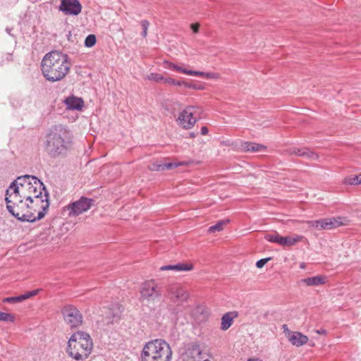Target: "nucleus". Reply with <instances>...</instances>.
Returning a JSON list of instances; mask_svg holds the SVG:
<instances>
[{
  "label": "nucleus",
  "mask_w": 361,
  "mask_h": 361,
  "mask_svg": "<svg viewBox=\"0 0 361 361\" xmlns=\"http://www.w3.org/2000/svg\"><path fill=\"white\" fill-rule=\"evenodd\" d=\"M41 67L42 75L47 80L56 82L62 80L68 74L71 63L67 54L52 51L44 56Z\"/></svg>",
  "instance_id": "f257e3e1"
},
{
  "label": "nucleus",
  "mask_w": 361,
  "mask_h": 361,
  "mask_svg": "<svg viewBox=\"0 0 361 361\" xmlns=\"http://www.w3.org/2000/svg\"><path fill=\"white\" fill-rule=\"evenodd\" d=\"M71 140V133L68 128L62 125L54 126L45 136V152L53 158L65 154L70 147Z\"/></svg>",
  "instance_id": "f03ea898"
},
{
  "label": "nucleus",
  "mask_w": 361,
  "mask_h": 361,
  "mask_svg": "<svg viewBox=\"0 0 361 361\" xmlns=\"http://www.w3.org/2000/svg\"><path fill=\"white\" fill-rule=\"evenodd\" d=\"M19 195L20 197L25 198L30 204L39 205L41 204V209L47 210L49 208V193L43 183L37 177L31 178V182L23 188L16 187L11 192Z\"/></svg>",
  "instance_id": "7ed1b4c3"
},
{
  "label": "nucleus",
  "mask_w": 361,
  "mask_h": 361,
  "mask_svg": "<svg viewBox=\"0 0 361 361\" xmlns=\"http://www.w3.org/2000/svg\"><path fill=\"white\" fill-rule=\"evenodd\" d=\"M5 201L6 209L9 213L20 221L34 222L42 219L45 215V211L42 209L35 216V213L22 214L25 208H33V204H30L25 198L20 197L19 195L10 192V190H6Z\"/></svg>",
  "instance_id": "20e7f679"
},
{
  "label": "nucleus",
  "mask_w": 361,
  "mask_h": 361,
  "mask_svg": "<svg viewBox=\"0 0 361 361\" xmlns=\"http://www.w3.org/2000/svg\"><path fill=\"white\" fill-rule=\"evenodd\" d=\"M173 351L170 345L163 339L147 342L140 353V361H171Z\"/></svg>",
  "instance_id": "39448f33"
},
{
  "label": "nucleus",
  "mask_w": 361,
  "mask_h": 361,
  "mask_svg": "<svg viewBox=\"0 0 361 361\" xmlns=\"http://www.w3.org/2000/svg\"><path fill=\"white\" fill-rule=\"evenodd\" d=\"M92 342L89 334L83 331L73 334L68 340L67 352L76 360L86 359L92 352Z\"/></svg>",
  "instance_id": "423d86ee"
},
{
  "label": "nucleus",
  "mask_w": 361,
  "mask_h": 361,
  "mask_svg": "<svg viewBox=\"0 0 361 361\" xmlns=\"http://www.w3.org/2000/svg\"><path fill=\"white\" fill-rule=\"evenodd\" d=\"M166 298L169 299V309L177 314L181 310L182 304L188 297V292L180 285H172L167 288Z\"/></svg>",
  "instance_id": "0eeeda50"
},
{
  "label": "nucleus",
  "mask_w": 361,
  "mask_h": 361,
  "mask_svg": "<svg viewBox=\"0 0 361 361\" xmlns=\"http://www.w3.org/2000/svg\"><path fill=\"white\" fill-rule=\"evenodd\" d=\"M202 111L200 106H188L178 117L176 120L178 125L185 129L192 128L197 121L200 118Z\"/></svg>",
  "instance_id": "6e6552de"
},
{
  "label": "nucleus",
  "mask_w": 361,
  "mask_h": 361,
  "mask_svg": "<svg viewBox=\"0 0 361 361\" xmlns=\"http://www.w3.org/2000/svg\"><path fill=\"white\" fill-rule=\"evenodd\" d=\"M61 313L64 322L71 328H77L82 323V315L81 312L73 305H66L62 310Z\"/></svg>",
  "instance_id": "1a4fd4ad"
},
{
  "label": "nucleus",
  "mask_w": 361,
  "mask_h": 361,
  "mask_svg": "<svg viewBox=\"0 0 361 361\" xmlns=\"http://www.w3.org/2000/svg\"><path fill=\"white\" fill-rule=\"evenodd\" d=\"M92 199L82 197L79 200L69 204L66 209L70 216H75L87 211L92 206Z\"/></svg>",
  "instance_id": "9d476101"
},
{
  "label": "nucleus",
  "mask_w": 361,
  "mask_h": 361,
  "mask_svg": "<svg viewBox=\"0 0 361 361\" xmlns=\"http://www.w3.org/2000/svg\"><path fill=\"white\" fill-rule=\"evenodd\" d=\"M140 294L143 299L148 301H154L161 295L154 281L145 282L141 287Z\"/></svg>",
  "instance_id": "9b49d317"
},
{
  "label": "nucleus",
  "mask_w": 361,
  "mask_h": 361,
  "mask_svg": "<svg viewBox=\"0 0 361 361\" xmlns=\"http://www.w3.org/2000/svg\"><path fill=\"white\" fill-rule=\"evenodd\" d=\"M82 5L78 0H61L59 11L65 15L78 16L81 13Z\"/></svg>",
  "instance_id": "f8f14e48"
},
{
  "label": "nucleus",
  "mask_w": 361,
  "mask_h": 361,
  "mask_svg": "<svg viewBox=\"0 0 361 361\" xmlns=\"http://www.w3.org/2000/svg\"><path fill=\"white\" fill-rule=\"evenodd\" d=\"M288 338L292 345L297 347L302 346L308 341L307 336L298 331H288Z\"/></svg>",
  "instance_id": "ddd939ff"
},
{
  "label": "nucleus",
  "mask_w": 361,
  "mask_h": 361,
  "mask_svg": "<svg viewBox=\"0 0 361 361\" xmlns=\"http://www.w3.org/2000/svg\"><path fill=\"white\" fill-rule=\"evenodd\" d=\"M202 351L198 345H192L185 354V361H202Z\"/></svg>",
  "instance_id": "4468645a"
},
{
  "label": "nucleus",
  "mask_w": 361,
  "mask_h": 361,
  "mask_svg": "<svg viewBox=\"0 0 361 361\" xmlns=\"http://www.w3.org/2000/svg\"><path fill=\"white\" fill-rule=\"evenodd\" d=\"M165 67L169 69H173L175 71L181 72L183 73L189 75H194V76H199V77H203L204 78L205 73L202 71H190L187 70L186 68H182L181 66H179L178 65H176L173 63L165 61Z\"/></svg>",
  "instance_id": "2eb2a0df"
},
{
  "label": "nucleus",
  "mask_w": 361,
  "mask_h": 361,
  "mask_svg": "<svg viewBox=\"0 0 361 361\" xmlns=\"http://www.w3.org/2000/svg\"><path fill=\"white\" fill-rule=\"evenodd\" d=\"M304 237L302 235H294L290 236L283 237L279 235L278 244L283 247H291L295 245L298 242L302 240Z\"/></svg>",
  "instance_id": "dca6fc26"
},
{
  "label": "nucleus",
  "mask_w": 361,
  "mask_h": 361,
  "mask_svg": "<svg viewBox=\"0 0 361 361\" xmlns=\"http://www.w3.org/2000/svg\"><path fill=\"white\" fill-rule=\"evenodd\" d=\"M343 218L337 217V218H326L322 219V228L330 230L333 228H336L339 227L341 225H343Z\"/></svg>",
  "instance_id": "f3484780"
},
{
  "label": "nucleus",
  "mask_w": 361,
  "mask_h": 361,
  "mask_svg": "<svg viewBox=\"0 0 361 361\" xmlns=\"http://www.w3.org/2000/svg\"><path fill=\"white\" fill-rule=\"evenodd\" d=\"M34 176H30V175H25L22 176L18 177L16 180H14L8 187L7 190H10V192L14 190V188L16 187L18 188H23L25 185H27L31 182V178H35Z\"/></svg>",
  "instance_id": "a211bd4d"
},
{
  "label": "nucleus",
  "mask_w": 361,
  "mask_h": 361,
  "mask_svg": "<svg viewBox=\"0 0 361 361\" xmlns=\"http://www.w3.org/2000/svg\"><path fill=\"white\" fill-rule=\"evenodd\" d=\"M39 292V290H34L32 291L27 292L25 294L13 296V297H8L3 299L4 302L7 303H18L21 302L22 301L27 300L32 296L36 295Z\"/></svg>",
  "instance_id": "6ab92c4d"
},
{
  "label": "nucleus",
  "mask_w": 361,
  "mask_h": 361,
  "mask_svg": "<svg viewBox=\"0 0 361 361\" xmlns=\"http://www.w3.org/2000/svg\"><path fill=\"white\" fill-rule=\"evenodd\" d=\"M326 281V277L322 275L308 277L300 280V283H305L307 286H318L324 284Z\"/></svg>",
  "instance_id": "aec40b11"
},
{
  "label": "nucleus",
  "mask_w": 361,
  "mask_h": 361,
  "mask_svg": "<svg viewBox=\"0 0 361 361\" xmlns=\"http://www.w3.org/2000/svg\"><path fill=\"white\" fill-rule=\"evenodd\" d=\"M67 108L70 110H81L84 102L82 99L75 97H69L65 100Z\"/></svg>",
  "instance_id": "412c9836"
},
{
  "label": "nucleus",
  "mask_w": 361,
  "mask_h": 361,
  "mask_svg": "<svg viewBox=\"0 0 361 361\" xmlns=\"http://www.w3.org/2000/svg\"><path fill=\"white\" fill-rule=\"evenodd\" d=\"M123 307L119 304H115L112 305V307L109 309V314L106 317L109 318V323H114L117 322L120 318L121 313L123 312Z\"/></svg>",
  "instance_id": "4be33fe9"
},
{
  "label": "nucleus",
  "mask_w": 361,
  "mask_h": 361,
  "mask_svg": "<svg viewBox=\"0 0 361 361\" xmlns=\"http://www.w3.org/2000/svg\"><path fill=\"white\" fill-rule=\"evenodd\" d=\"M242 149L245 152H260L264 149H266V147L263 145L255 143V142H245L242 144L241 145Z\"/></svg>",
  "instance_id": "5701e85b"
},
{
  "label": "nucleus",
  "mask_w": 361,
  "mask_h": 361,
  "mask_svg": "<svg viewBox=\"0 0 361 361\" xmlns=\"http://www.w3.org/2000/svg\"><path fill=\"white\" fill-rule=\"evenodd\" d=\"M193 268V266L192 264H177L175 265H167L164 266L160 268L161 270H173L176 271H190Z\"/></svg>",
  "instance_id": "b1692460"
},
{
  "label": "nucleus",
  "mask_w": 361,
  "mask_h": 361,
  "mask_svg": "<svg viewBox=\"0 0 361 361\" xmlns=\"http://www.w3.org/2000/svg\"><path fill=\"white\" fill-rule=\"evenodd\" d=\"M231 312H228L223 315L221 318V329L224 331L227 330L233 324V317Z\"/></svg>",
  "instance_id": "393cba45"
},
{
  "label": "nucleus",
  "mask_w": 361,
  "mask_h": 361,
  "mask_svg": "<svg viewBox=\"0 0 361 361\" xmlns=\"http://www.w3.org/2000/svg\"><path fill=\"white\" fill-rule=\"evenodd\" d=\"M228 220H221L217 222L215 225L209 228V233H215L216 231H221L223 230L224 226L228 222Z\"/></svg>",
  "instance_id": "a878e982"
},
{
  "label": "nucleus",
  "mask_w": 361,
  "mask_h": 361,
  "mask_svg": "<svg viewBox=\"0 0 361 361\" xmlns=\"http://www.w3.org/2000/svg\"><path fill=\"white\" fill-rule=\"evenodd\" d=\"M13 61V55L11 53H4L0 56V66H3Z\"/></svg>",
  "instance_id": "bb28decb"
},
{
  "label": "nucleus",
  "mask_w": 361,
  "mask_h": 361,
  "mask_svg": "<svg viewBox=\"0 0 361 361\" xmlns=\"http://www.w3.org/2000/svg\"><path fill=\"white\" fill-rule=\"evenodd\" d=\"M302 157L310 160H317L319 158V155L316 152L311 151L310 149L305 148V152L302 154Z\"/></svg>",
  "instance_id": "cd10ccee"
},
{
  "label": "nucleus",
  "mask_w": 361,
  "mask_h": 361,
  "mask_svg": "<svg viewBox=\"0 0 361 361\" xmlns=\"http://www.w3.org/2000/svg\"><path fill=\"white\" fill-rule=\"evenodd\" d=\"M97 42L96 36L93 34L89 35L85 39V45L87 47H93Z\"/></svg>",
  "instance_id": "c85d7f7f"
},
{
  "label": "nucleus",
  "mask_w": 361,
  "mask_h": 361,
  "mask_svg": "<svg viewBox=\"0 0 361 361\" xmlns=\"http://www.w3.org/2000/svg\"><path fill=\"white\" fill-rule=\"evenodd\" d=\"M150 171H162V161H157L154 163H152L148 166Z\"/></svg>",
  "instance_id": "c756f323"
},
{
  "label": "nucleus",
  "mask_w": 361,
  "mask_h": 361,
  "mask_svg": "<svg viewBox=\"0 0 361 361\" xmlns=\"http://www.w3.org/2000/svg\"><path fill=\"white\" fill-rule=\"evenodd\" d=\"M279 234L276 232L275 233L266 234L264 235V239L269 242L278 243H279Z\"/></svg>",
  "instance_id": "7c9ffc66"
},
{
  "label": "nucleus",
  "mask_w": 361,
  "mask_h": 361,
  "mask_svg": "<svg viewBox=\"0 0 361 361\" xmlns=\"http://www.w3.org/2000/svg\"><path fill=\"white\" fill-rule=\"evenodd\" d=\"M0 321L13 322L14 316L11 314L0 312Z\"/></svg>",
  "instance_id": "2f4dec72"
},
{
  "label": "nucleus",
  "mask_w": 361,
  "mask_h": 361,
  "mask_svg": "<svg viewBox=\"0 0 361 361\" xmlns=\"http://www.w3.org/2000/svg\"><path fill=\"white\" fill-rule=\"evenodd\" d=\"M140 25L142 29L141 35L143 37H146L147 35V29L149 26V22L147 20H143L140 22Z\"/></svg>",
  "instance_id": "473e14b6"
},
{
  "label": "nucleus",
  "mask_w": 361,
  "mask_h": 361,
  "mask_svg": "<svg viewBox=\"0 0 361 361\" xmlns=\"http://www.w3.org/2000/svg\"><path fill=\"white\" fill-rule=\"evenodd\" d=\"M182 165V163H163L162 162V171L170 170L174 168H176L179 166Z\"/></svg>",
  "instance_id": "72a5a7b5"
},
{
  "label": "nucleus",
  "mask_w": 361,
  "mask_h": 361,
  "mask_svg": "<svg viewBox=\"0 0 361 361\" xmlns=\"http://www.w3.org/2000/svg\"><path fill=\"white\" fill-rule=\"evenodd\" d=\"M307 224L310 227L316 228L319 230L322 229V219L319 220H315V221H308Z\"/></svg>",
  "instance_id": "f704fd0d"
},
{
  "label": "nucleus",
  "mask_w": 361,
  "mask_h": 361,
  "mask_svg": "<svg viewBox=\"0 0 361 361\" xmlns=\"http://www.w3.org/2000/svg\"><path fill=\"white\" fill-rule=\"evenodd\" d=\"M148 79L157 82L161 81L164 82V78L158 73H151L149 75H148Z\"/></svg>",
  "instance_id": "c9c22d12"
},
{
  "label": "nucleus",
  "mask_w": 361,
  "mask_h": 361,
  "mask_svg": "<svg viewBox=\"0 0 361 361\" xmlns=\"http://www.w3.org/2000/svg\"><path fill=\"white\" fill-rule=\"evenodd\" d=\"M345 183L350 185H358V175L346 178Z\"/></svg>",
  "instance_id": "e433bc0d"
},
{
  "label": "nucleus",
  "mask_w": 361,
  "mask_h": 361,
  "mask_svg": "<svg viewBox=\"0 0 361 361\" xmlns=\"http://www.w3.org/2000/svg\"><path fill=\"white\" fill-rule=\"evenodd\" d=\"M305 148L306 147H303V148H293V149H291L290 150V154H295L297 156L302 157V154L305 152Z\"/></svg>",
  "instance_id": "4c0bfd02"
},
{
  "label": "nucleus",
  "mask_w": 361,
  "mask_h": 361,
  "mask_svg": "<svg viewBox=\"0 0 361 361\" xmlns=\"http://www.w3.org/2000/svg\"><path fill=\"white\" fill-rule=\"evenodd\" d=\"M271 259L270 257H268V258H264V259H261L259 260H258L256 263V267L257 268H262L265 264L269 261Z\"/></svg>",
  "instance_id": "58836bf2"
},
{
  "label": "nucleus",
  "mask_w": 361,
  "mask_h": 361,
  "mask_svg": "<svg viewBox=\"0 0 361 361\" xmlns=\"http://www.w3.org/2000/svg\"><path fill=\"white\" fill-rule=\"evenodd\" d=\"M219 78V75L216 73H205L204 78L216 79Z\"/></svg>",
  "instance_id": "ea45409f"
},
{
  "label": "nucleus",
  "mask_w": 361,
  "mask_h": 361,
  "mask_svg": "<svg viewBox=\"0 0 361 361\" xmlns=\"http://www.w3.org/2000/svg\"><path fill=\"white\" fill-rule=\"evenodd\" d=\"M175 82H176V80H174L173 78H164V83H165V84H168V85H174Z\"/></svg>",
  "instance_id": "a19ab883"
},
{
  "label": "nucleus",
  "mask_w": 361,
  "mask_h": 361,
  "mask_svg": "<svg viewBox=\"0 0 361 361\" xmlns=\"http://www.w3.org/2000/svg\"><path fill=\"white\" fill-rule=\"evenodd\" d=\"M37 205H35L33 204V208L31 209V208H25L23 209V212L22 214H27V213H34V212H36V208L35 207H37Z\"/></svg>",
  "instance_id": "79ce46f5"
},
{
  "label": "nucleus",
  "mask_w": 361,
  "mask_h": 361,
  "mask_svg": "<svg viewBox=\"0 0 361 361\" xmlns=\"http://www.w3.org/2000/svg\"><path fill=\"white\" fill-rule=\"evenodd\" d=\"M190 27L192 30L193 32L197 33L199 31L200 24L199 23H192L190 25Z\"/></svg>",
  "instance_id": "37998d69"
},
{
  "label": "nucleus",
  "mask_w": 361,
  "mask_h": 361,
  "mask_svg": "<svg viewBox=\"0 0 361 361\" xmlns=\"http://www.w3.org/2000/svg\"><path fill=\"white\" fill-rule=\"evenodd\" d=\"M183 85L185 87H191V86L190 85V84L184 82V81H178V80H176V82H175V85H177V86H180Z\"/></svg>",
  "instance_id": "c03bdc74"
},
{
  "label": "nucleus",
  "mask_w": 361,
  "mask_h": 361,
  "mask_svg": "<svg viewBox=\"0 0 361 361\" xmlns=\"http://www.w3.org/2000/svg\"><path fill=\"white\" fill-rule=\"evenodd\" d=\"M315 332L318 334H322V335H326V334H327L326 330L324 329H317L315 331Z\"/></svg>",
  "instance_id": "a18cd8bd"
},
{
  "label": "nucleus",
  "mask_w": 361,
  "mask_h": 361,
  "mask_svg": "<svg viewBox=\"0 0 361 361\" xmlns=\"http://www.w3.org/2000/svg\"><path fill=\"white\" fill-rule=\"evenodd\" d=\"M209 130L206 126H203L201 128V134L205 135L208 133Z\"/></svg>",
  "instance_id": "49530a36"
},
{
  "label": "nucleus",
  "mask_w": 361,
  "mask_h": 361,
  "mask_svg": "<svg viewBox=\"0 0 361 361\" xmlns=\"http://www.w3.org/2000/svg\"><path fill=\"white\" fill-rule=\"evenodd\" d=\"M282 327H283V329L284 330V332L286 333V336H288V331H290L288 330L287 325L286 324H283Z\"/></svg>",
  "instance_id": "de8ad7c7"
},
{
  "label": "nucleus",
  "mask_w": 361,
  "mask_h": 361,
  "mask_svg": "<svg viewBox=\"0 0 361 361\" xmlns=\"http://www.w3.org/2000/svg\"><path fill=\"white\" fill-rule=\"evenodd\" d=\"M358 182L359 184H361V173L358 175Z\"/></svg>",
  "instance_id": "09e8293b"
},
{
  "label": "nucleus",
  "mask_w": 361,
  "mask_h": 361,
  "mask_svg": "<svg viewBox=\"0 0 361 361\" xmlns=\"http://www.w3.org/2000/svg\"><path fill=\"white\" fill-rule=\"evenodd\" d=\"M247 361H260L258 359H248Z\"/></svg>",
  "instance_id": "8fccbe9b"
},
{
  "label": "nucleus",
  "mask_w": 361,
  "mask_h": 361,
  "mask_svg": "<svg viewBox=\"0 0 361 361\" xmlns=\"http://www.w3.org/2000/svg\"><path fill=\"white\" fill-rule=\"evenodd\" d=\"M191 86L190 88H192V89H197V87L195 86V85H190Z\"/></svg>",
  "instance_id": "3c124183"
},
{
  "label": "nucleus",
  "mask_w": 361,
  "mask_h": 361,
  "mask_svg": "<svg viewBox=\"0 0 361 361\" xmlns=\"http://www.w3.org/2000/svg\"><path fill=\"white\" fill-rule=\"evenodd\" d=\"M202 361H211L209 359H204L203 360V357H202Z\"/></svg>",
  "instance_id": "603ef678"
},
{
  "label": "nucleus",
  "mask_w": 361,
  "mask_h": 361,
  "mask_svg": "<svg viewBox=\"0 0 361 361\" xmlns=\"http://www.w3.org/2000/svg\"><path fill=\"white\" fill-rule=\"evenodd\" d=\"M305 264H304V263H302V264H300V267H301V268H305Z\"/></svg>",
  "instance_id": "864d4df0"
},
{
  "label": "nucleus",
  "mask_w": 361,
  "mask_h": 361,
  "mask_svg": "<svg viewBox=\"0 0 361 361\" xmlns=\"http://www.w3.org/2000/svg\"><path fill=\"white\" fill-rule=\"evenodd\" d=\"M6 31H7V32H8V33H9V34H10V31H11V30H10V29L6 28Z\"/></svg>",
  "instance_id": "5fc2aeb1"
},
{
  "label": "nucleus",
  "mask_w": 361,
  "mask_h": 361,
  "mask_svg": "<svg viewBox=\"0 0 361 361\" xmlns=\"http://www.w3.org/2000/svg\"><path fill=\"white\" fill-rule=\"evenodd\" d=\"M189 118H190V117H185V121H188V120H189Z\"/></svg>",
  "instance_id": "6e6d98bb"
}]
</instances>
